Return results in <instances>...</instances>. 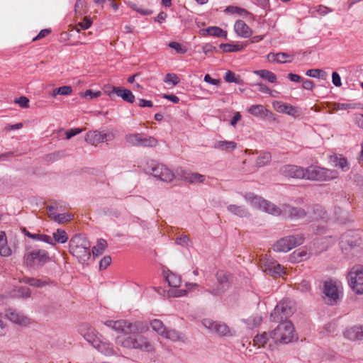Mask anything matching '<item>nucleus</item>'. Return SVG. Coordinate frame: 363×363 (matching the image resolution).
I'll return each mask as SVG.
<instances>
[{
  "instance_id": "nucleus-1",
  "label": "nucleus",
  "mask_w": 363,
  "mask_h": 363,
  "mask_svg": "<svg viewBox=\"0 0 363 363\" xmlns=\"http://www.w3.org/2000/svg\"><path fill=\"white\" fill-rule=\"evenodd\" d=\"M244 198L252 206L262 209L265 212L274 216H279L283 212L291 218L300 219L305 217L306 215V212L303 208L293 207L288 204H284L282 208H280L274 203L263 199L262 197L252 192L245 193Z\"/></svg>"
},
{
  "instance_id": "nucleus-2",
  "label": "nucleus",
  "mask_w": 363,
  "mask_h": 363,
  "mask_svg": "<svg viewBox=\"0 0 363 363\" xmlns=\"http://www.w3.org/2000/svg\"><path fill=\"white\" fill-rule=\"evenodd\" d=\"M69 248V252L83 264L86 263L91 257L90 243L82 235H75L71 238Z\"/></svg>"
},
{
  "instance_id": "nucleus-3",
  "label": "nucleus",
  "mask_w": 363,
  "mask_h": 363,
  "mask_svg": "<svg viewBox=\"0 0 363 363\" xmlns=\"http://www.w3.org/2000/svg\"><path fill=\"white\" fill-rule=\"evenodd\" d=\"M271 338L275 343L288 344L296 337L295 330L291 321H284L271 332Z\"/></svg>"
},
{
  "instance_id": "nucleus-4",
  "label": "nucleus",
  "mask_w": 363,
  "mask_h": 363,
  "mask_svg": "<svg viewBox=\"0 0 363 363\" xmlns=\"http://www.w3.org/2000/svg\"><path fill=\"white\" fill-rule=\"evenodd\" d=\"M295 311L294 304L291 300H284L277 305L270 314V320L274 323L289 321L288 319Z\"/></svg>"
},
{
  "instance_id": "nucleus-5",
  "label": "nucleus",
  "mask_w": 363,
  "mask_h": 363,
  "mask_svg": "<svg viewBox=\"0 0 363 363\" xmlns=\"http://www.w3.org/2000/svg\"><path fill=\"white\" fill-rule=\"evenodd\" d=\"M338 173L335 170L316 166H310L305 169L304 179L319 182L332 180L337 178Z\"/></svg>"
},
{
  "instance_id": "nucleus-6",
  "label": "nucleus",
  "mask_w": 363,
  "mask_h": 363,
  "mask_svg": "<svg viewBox=\"0 0 363 363\" xmlns=\"http://www.w3.org/2000/svg\"><path fill=\"white\" fill-rule=\"evenodd\" d=\"M303 235L297 234L289 235L277 240L273 245L272 249L277 252H287L298 245L303 244Z\"/></svg>"
},
{
  "instance_id": "nucleus-7",
  "label": "nucleus",
  "mask_w": 363,
  "mask_h": 363,
  "mask_svg": "<svg viewBox=\"0 0 363 363\" xmlns=\"http://www.w3.org/2000/svg\"><path fill=\"white\" fill-rule=\"evenodd\" d=\"M24 263L28 267L37 265L42 267L45 263L50 261V257L48 251L45 250H35L26 252L23 257Z\"/></svg>"
},
{
  "instance_id": "nucleus-8",
  "label": "nucleus",
  "mask_w": 363,
  "mask_h": 363,
  "mask_svg": "<svg viewBox=\"0 0 363 363\" xmlns=\"http://www.w3.org/2000/svg\"><path fill=\"white\" fill-rule=\"evenodd\" d=\"M348 283L357 294H363V267L354 266L347 275Z\"/></svg>"
},
{
  "instance_id": "nucleus-9",
  "label": "nucleus",
  "mask_w": 363,
  "mask_h": 363,
  "mask_svg": "<svg viewBox=\"0 0 363 363\" xmlns=\"http://www.w3.org/2000/svg\"><path fill=\"white\" fill-rule=\"evenodd\" d=\"M147 170L155 177L164 182H171L174 179V174L172 171L163 164L151 162L147 164Z\"/></svg>"
},
{
  "instance_id": "nucleus-10",
  "label": "nucleus",
  "mask_w": 363,
  "mask_h": 363,
  "mask_svg": "<svg viewBox=\"0 0 363 363\" xmlns=\"http://www.w3.org/2000/svg\"><path fill=\"white\" fill-rule=\"evenodd\" d=\"M216 277L217 286L209 291L211 294L218 296L224 293L229 288L232 282V276L224 271H218L216 274Z\"/></svg>"
},
{
  "instance_id": "nucleus-11",
  "label": "nucleus",
  "mask_w": 363,
  "mask_h": 363,
  "mask_svg": "<svg viewBox=\"0 0 363 363\" xmlns=\"http://www.w3.org/2000/svg\"><path fill=\"white\" fill-rule=\"evenodd\" d=\"M202 323L205 328L220 336H226L230 333L229 327L222 322L214 321L211 319H204Z\"/></svg>"
},
{
  "instance_id": "nucleus-12",
  "label": "nucleus",
  "mask_w": 363,
  "mask_h": 363,
  "mask_svg": "<svg viewBox=\"0 0 363 363\" xmlns=\"http://www.w3.org/2000/svg\"><path fill=\"white\" fill-rule=\"evenodd\" d=\"M79 333L84 338L90 342L92 346L99 342L100 339L98 332L89 323H82L79 327Z\"/></svg>"
},
{
  "instance_id": "nucleus-13",
  "label": "nucleus",
  "mask_w": 363,
  "mask_h": 363,
  "mask_svg": "<svg viewBox=\"0 0 363 363\" xmlns=\"http://www.w3.org/2000/svg\"><path fill=\"white\" fill-rule=\"evenodd\" d=\"M279 172L281 175L290 178L304 179L305 177V169L296 165H284L280 168Z\"/></svg>"
},
{
  "instance_id": "nucleus-14",
  "label": "nucleus",
  "mask_w": 363,
  "mask_h": 363,
  "mask_svg": "<svg viewBox=\"0 0 363 363\" xmlns=\"http://www.w3.org/2000/svg\"><path fill=\"white\" fill-rule=\"evenodd\" d=\"M340 244L342 250L345 251L354 249H357L358 251L363 247V240L357 236L349 238L347 235H344Z\"/></svg>"
},
{
  "instance_id": "nucleus-15",
  "label": "nucleus",
  "mask_w": 363,
  "mask_h": 363,
  "mask_svg": "<svg viewBox=\"0 0 363 363\" xmlns=\"http://www.w3.org/2000/svg\"><path fill=\"white\" fill-rule=\"evenodd\" d=\"M323 292L328 298L327 302L330 305H333L339 298L337 287L335 283L331 280L324 282Z\"/></svg>"
},
{
  "instance_id": "nucleus-16",
  "label": "nucleus",
  "mask_w": 363,
  "mask_h": 363,
  "mask_svg": "<svg viewBox=\"0 0 363 363\" xmlns=\"http://www.w3.org/2000/svg\"><path fill=\"white\" fill-rule=\"evenodd\" d=\"M111 138L112 135L109 133L95 130L88 132L85 136V140L91 145H96L98 143L110 140Z\"/></svg>"
},
{
  "instance_id": "nucleus-17",
  "label": "nucleus",
  "mask_w": 363,
  "mask_h": 363,
  "mask_svg": "<svg viewBox=\"0 0 363 363\" xmlns=\"http://www.w3.org/2000/svg\"><path fill=\"white\" fill-rule=\"evenodd\" d=\"M6 316L9 320L19 325L26 326L30 323V320L28 317L13 308L6 310Z\"/></svg>"
},
{
  "instance_id": "nucleus-18",
  "label": "nucleus",
  "mask_w": 363,
  "mask_h": 363,
  "mask_svg": "<svg viewBox=\"0 0 363 363\" xmlns=\"http://www.w3.org/2000/svg\"><path fill=\"white\" fill-rule=\"evenodd\" d=\"M111 92H114L118 96L121 97L124 101L133 104L135 101V96L128 89L121 86H109Z\"/></svg>"
},
{
  "instance_id": "nucleus-19",
  "label": "nucleus",
  "mask_w": 363,
  "mask_h": 363,
  "mask_svg": "<svg viewBox=\"0 0 363 363\" xmlns=\"http://www.w3.org/2000/svg\"><path fill=\"white\" fill-rule=\"evenodd\" d=\"M264 271L271 276L277 277H280L281 274L284 273V268L281 267V264L277 263L275 261L272 262H266L264 264Z\"/></svg>"
},
{
  "instance_id": "nucleus-20",
  "label": "nucleus",
  "mask_w": 363,
  "mask_h": 363,
  "mask_svg": "<svg viewBox=\"0 0 363 363\" xmlns=\"http://www.w3.org/2000/svg\"><path fill=\"white\" fill-rule=\"evenodd\" d=\"M134 349H138L141 351L150 352L154 347L149 340L142 335L134 337Z\"/></svg>"
},
{
  "instance_id": "nucleus-21",
  "label": "nucleus",
  "mask_w": 363,
  "mask_h": 363,
  "mask_svg": "<svg viewBox=\"0 0 363 363\" xmlns=\"http://www.w3.org/2000/svg\"><path fill=\"white\" fill-rule=\"evenodd\" d=\"M234 29L235 33L242 38H249L252 34L251 28L242 20L235 21Z\"/></svg>"
},
{
  "instance_id": "nucleus-22",
  "label": "nucleus",
  "mask_w": 363,
  "mask_h": 363,
  "mask_svg": "<svg viewBox=\"0 0 363 363\" xmlns=\"http://www.w3.org/2000/svg\"><path fill=\"white\" fill-rule=\"evenodd\" d=\"M158 141L152 136H147L144 134L139 133L138 147H153L157 146Z\"/></svg>"
},
{
  "instance_id": "nucleus-23",
  "label": "nucleus",
  "mask_w": 363,
  "mask_h": 363,
  "mask_svg": "<svg viewBox=\"0 0 363 363\" xmlns=\"http://www.w3.org/2000/svg\"><path fill=\"white\" fill-rule=\"evenodd\" d=\"M345 336L352 340H363V325L360 326H354L348 329L345 332Z\"/></svg>"
},
{
  "instance_id": "nucleus-24",
  "label": "nucleus",
  "mask_w": 363,
  "mask_h": 363,
  "mask_svg": "<svg viewBox=\"0 0 363 363\" xmlns=\"http://www.w3.org/2000/svg\"><path fill=\"white\" fill-rule=\"evenodd\" d=\"M105 325L108 327L111 328L113 330L118 333H122L125 334L126 332V325H128V321L124 320H107L105 322Z\"/></svg>"
},
{
  "instance_id": "nucleus-25",
  "label": "nucleus",
  "mask_w": 363,
  "mask_h": 363,
  "mask_svg": "<svg viewBox=\"0 0 363 363\" xmlns=\"http://www.w3.org/2000/svg\"><path fill=\"white\" fill-rule=\"evenodd\" d=\"M93 347L98 350L99 352L107 356H111L114 354L113 348L108 342H102L101 339Z\"/></svg>"
},
{
  "instance_id": "nucleus-26",
  "label": "nucleus",
  "mask_w": 363,
  "mask_h": 363,
  "mask_svg": "<svg viewBox=\"0 0 363 363\" xmlns=\"http://www.w3.org/2000/svg\"><path fill=\"white\" fill-rule=\"evenodd\" d=\"M201 31L203 35H209L219 38H225L227 36V32L217 26L208 27L206 29L201 30Z\"/></svg>"
},
{
  "instance_id": "nucleus-27",
  "label": "nucleus",
  "mask_w": 363,
  "mask_h": 363,
  "mask_svg": "<svg viewBox=\"0 0 363 363\" xmlns=\"http://www.w3.org/2000/svg\"><path fill=\"white\" fill-rule=\"evenodd\" d=\"M330 161L334 163L336 167L340 168L344 172L350 169L348 162L345 157L334 155L330 157Z\"/></svg>"
},
{
  "instance_id": "nucleus-28",
  "label": "nucleus",
  "mask_w": 363,
  "mask_h": 363,
  "mask_svg": "<svg viewBox=\"0 0 363 363\" xmlns=\"http://www.w3.org/2000/svg\"><path fill=\"white\" fill-rule=\"evenodd\" d=\"M227 209L229 212L239 217H247L250 216V213L247 209L242 206L230 204L227 207Z\"/></svg>"
},
{
  "instance_id": "nucleus-29",
  "label": "nucleus",
  "mask_w": 363,
  "mask_h": 363,
  "mask_svg": "<svg viewBox=\"0 0 363 363\" xmlns=\"http://www.w3.org/2000/svg\"><path fill=\"white\" fill-rule=\"evenodd\" d=\"M126 332L125 334H131V333H137L143 331L146 327L144 325L143 323L137 321L135 323H128V325H126Z\"/></svg>"
},
{
  "instance_id": "nucleus-30",
  "label": "nucleus",
  "mask_w": 363,
  "mask_h": 363,
  "mask_svg": "<svg viewBox=\"0 0 363 363\" xmlns=\"http://www.w3.org/2000/svg\"><path fill=\"white\" fill-rule=\"evenodd\" d=\"M254 73L271 83H275L277 79V75L274 73L267 69L255 70Z\"/></svg>"
},
{
  "instance_id": "nucleus-31",
  "label": "nucleus",
  "mask_w": 363,
  "mask_h": 363,
  "mask_svg": "<svg viewBox=\"0 0 363 363\" xmlns=\"http://www.w3.org/2000/svg\"><path fill=\"white\" fill-rule=\"evenodd\" d=\"M0 255L7 257L11 255V250L7 246V239L5 232H0Z\"/></svg>"
},
{
  "instance_id": "nucleus-32",
  "label": "nucleus",
  "mask_w": 363,
  "mask_h": 363,
  "mask_svg": "<svg viewBox=\"0 0 363 363\" xmlns=\"http://www.w3.org/2000/svg\"><path fill=\"white\" fill-rule=\"evenodd\" d=\"M117 345L128 349H134V337L120 336L116 339Z\"/></svg>"
},
{
  "instance_id": "nucleus-33",
  "label": "nucleus",
  "mask_w": 363,
  "mask_h": 363,
  "mask_svg": "<svg viewBox=\"0 0 363 363\" xmlns=\"http://www.w3.org/2000/svg\"><path fill=\"white\" fill-rule=\"evenodd\" d=\"M237 144L233 141H217L214 147L222 150H233L236 148Z\"/></svg>"
},
{
  "instance_id": "nucleus-34",
  "label": "nucleus",
  "mask_w": 363,
  "mask_h": 363,
  "mask_svg": "<svg viewBox=\"0 0 363 363\" xmlns=\"http://www.w3.org/2000/svg\"><path fill=\"white\" fill-rule=\"evenodd\" d=\"M245 45L244 44H230V43H222L220 45V48L225 52H238L244 49Z\"/></svg>"
},
{
  "instance_id": "nucleus-35",
  "label": "nucleus",
  "mask_w": 363,
  "mask_h": 363,
  "mask_svg": "<svg viewBox=\"0 0 363 363\" xmlns=\"http://www.w3.org/2000/svg\"><path fill=\"white\" fill-rule=\"evenodd\" d=\"M272 160L271 153L269 152H264L261 153L257 158L256 159V165L258 167H264L268 164Z\"/></svg>"
},
{
  "instance_id": "nucleus-36",
  "label": "nucleus",
  "mask_w": 363,
  "mask_h": 363,
  "mask_svg": "<svg viewBox=\"0 0 363 363\" xmlns=\"http://www.w3.org/2000/svg\"><path fill=\"white\" fill-rule=\"evenodd\" d=\"M107 242L104 239H99L97 242V245L92 248V253L94 257L102 255L107 247Z\"/></svg>"
},
{
  "instance_id": "nucleus-37",
  "label": "nucleus",
  "mask_w": 363,
  "mask_h": 363,
  "mask_svg": "<svg viewBox=\"0 0 363 363\" xmlns=\"http://www.w3.org/2000/svg\"><path fill=\"white\" fill-rule=\"evenodd\" d=\"M184 179L189 183H203L205 180V176L199 173H186Z\"/></svg>"
},
{
  "instance_id": "nucleus-38",
  "label": "nucleus",
  "mask_w": 363,
  "mask_h": 363,
  "mask_svg": "<svg viewBox=\"0 0 363 363\" xmlns=\"http://www.w3.org/2000/svg\"><path fill=\"white\" fill-rule=\"evenodd\" d=\"M166 280L168 282L169 286L174 288L179 287L182 282L181 277L173 272L167 274Z\"/></svg>"
},
{
  "instance_id": "nucleus-39",
  "label": "nucleus",
  "mask_w": 363,
  "mask_h": 363,
  "mask_svg": "<svg viewBox=\"0 0 363 363\" xmlns=\"http://www.w3.org/2000/svg\"><path fill=\"white\" fill-rule=\"evenodd\" d=\"M248 112L252 116L257 117L265 115L267 109L262 105H252L249 108Z\"/></svg>"
},
{
  "instance_id": "nucleus-40",
  "label": "nucleus",
  "mask_w": 363,
  "mask_h": 363,
  "mask_svg": "<svg viewBox=\"0 0 363 363\" xmlns=\"http://www.w3.org/2000/svg\"><path fill=\"white\" fill-rule=\"evenodd\" d=\"M150 326L153 330L161 335H164L166 328L163 323L158 319H154L150 322Z\"/></svg>"
},
{
  "instance_id": "nucleus-41",
  "label": "nucleus",
  "mask_w": 363,
  "mask_h": 363,
  "mask_svg": "<svg viewBox=\"0 0 363 363\" xmlns=\"http://www.w3.org/2000/svg\"><path fill=\"white\" fill-rule=\"evenodd\" d=\"M23 281L25 284H29L33 286H35L38 288H40L43 286H45L48 284V282L45 281H42L40 279H37L35 278H30V277H24L23 279Z\"/></svg>"
},
{
  "instance_id": "nucleus-42",
  "label": "nucleus",
  "mask_w": 363,
  "mask_h": 363,
  "mask_svg": "<svg viewBox=\"0 0 363 363\" xmlns=\"http://www.w3.org/2000/svg\"><path fill=\"white\" fill-rule=\"evenodd\" d=\"M54 240L60 243H65L68 240V236L66 232L62 229H57L56 232L53 233Z\"/></svg>"
},
{
  "instance_id": "nucleus-43",
  "label": "nucleus",
  "mask_w": 363,
  "mask_h": 363,
  "mask_svg": "<svg viewBox=\"0 0 363 363\" xmlns=\"http://www.w3.org/2000/svg\"><path fill=\"white\" fill-rule=\"evenodd\" d=\"M225 11L227 13H230L232 14H238L240 16H242V15L247 16V15L250 14V13L246 9L238 7V6H228L225 9Z\"/></svg>"
},
{
  "instance_id": "nucleus-44",
  "label": "nucleus",
  "mask_w": 363,
  "mask_h": 363,
  "mask_svg": "<svg viewBox=\"0 0 363 363\" xmlns=\"http://www.w3.org/2000/svg\"><path fill=\"white\" fill-rule=\"evenodd\" d=\"M72 89L70 86H62L59 88L55 89L52 91V96L55 97L57 94L60 95H69L72 93Z\"/></svg>"
},
{
  "instance_id": "nucleus-45",
  "label": "nucleus",
  "mask_w": 363,
  "mask_h": 363,
  "mask_svg": "<svg viewBox=\"0 0 363 363\" xmlns=\"http://www.w3.org/2000/svg\"><path fill=\"white\" fill-rule=\"evenodd\" d=\"M225 82L229 83H235L237 84H242V80L240 77H236L235 73L231 71H228L224 77Z\"/></svg>"
},
{
  "instance_id": "nucleus-46",
  "label": "nucleus",
  "mask_w": 363,
  "mask_h": 363,
  "mask_svg": "<svg viewBox=\"0 0 363 363\" xmlns=\"http://www.w3.org/2000/svg\"><path fill=\"white\" fill-rule=\"evenodd\" d=\"M279 111L289 114L292 115L294 113V108L291 106L286 104H283L281 102H277V107Z\"/></svg>"
},
{
  "instance_id": "nucleus-47",
  "label": "nucleus",
  "mask_w": 363,
  "mask_h": 363,
  "mask_svg": "<svg viewBox=\"0 0 363 363\" xmlns=\"http://www.w3.org/2000/svg\"><path fill=\"white\" fill-rule=\"evenodd\" d=\"M269 339V335L267 333L264 332L263 333L260 334V335H257L255 337H254V342L255 345H257L259 346H264L267 340Z\"/></svg>"
},
{
  "instance_id": "nucleus-48",
  "label": "nucleus",
  "mask_w": 363,
  "mask_h": 363,
  "mask_svg": "<svg viewBox=\"0 0 363 363\" xmlns=\"http://www.w3.org/2000/svg\"><path fill=\"white\" fill-rule=\"evenodd\" d=\"M164 82L167 84H172L173 86H175L179 83L180 79L176 74L168 73L166 74Z\"/></svg>"
},
{
  "instance_id": "nucleus-49",
  "label": "nucleus",
  "mask_w": 363,
  "mask_h": 363,
  "mask_svg": "<svg viewBox=\"0 0 363 363\" xmlns=\"http://www.w3.org/2000/svg\"><path fill=\"white\" fill-rule=\"evenodd\" d=\"M73 219V215L71 213H57L55 216V221L58 223H63Z\"/></svg>"
},
{
  "instance_id": "nucleus-50",
  "label": "nucleus",
  "mask_w": 363,
  "mask_h": 363,
  "mask_svg": "<svg viewBox=\"0 0 363 363\" xmlns=\"http://www.w3.org/2000/svg\"><path fill=\"white\" fill-rule=\"evenodd\" d=\"M329 107L332 108L333 111L337 110H346L349 108H354V106L352 104H340V103H333Z\"/></svg>"
},
{
  "instance_id": "nucleus-51",
  "label": "nucleus",
  "mask_w": 363,
  "mask_h": 363,
  "mask_svg": "<svg viewBox=\"0 0 363 363\" xmlns=\"http://www.w3.org/2000/svg\"><path fill=\"white\" fill-rule=\"evenodd\" d=\"M164 337L170 339L173 341H177L180 339V334L175 330H165V333Z\"/></svg>"
},
{
  "instance_id": "nucleus-52",
  "label": "nucleus",
  "mask_w": 363,
  "mask_h": 363,
  "mask_svg": "<svg viewBox=\"0 0 363 363\" xmlns=\"http://www.w3.org/2000/svg\"><path fill=\"white\" fill-rule=\"evenodd\" d=\"M80 95L82 97L93 99L101 96V92L100 91H93L91 89H87L85 92H82Z\"/></svg>"
},
{
  "instance_id": "nucleus-53",
  "label": "nucleus",
  "mask_w": 363,
  "mask_h": 363,
  "mask_svg": "<svg viewBox=\"0 0 363 363\" xmlns=\"http://www.w3.org/2000/svg\"><path fill=\"white\" fill-rule=\"evenodd\" d=\"M138 138L139 133L128 134L125 135V139L130 145L138 147Z\"/></svg>"
},
{
  "instance_id": "nucleus-54",
  "label": "nucleus",
  "mask_w": 363,
  "mask_h": 363,
  "mask_svg": "<svg viewBox=\"0 0 363 363\" xmlns=\"http://www.w3.org/2000/svg\"><path fill=\"white\" fill-rule=\"evenodd\" d=\"M31 239L38 240L40 241L45 242L46 243L54 245L55 242H53L52 238L47 235L42 234L41 235H30Z\"/></svg>"
},
{
  "instance_id": "nucleus-55",
  "label": "nucleus",
  "mask_w": 363,
  "mask_h": 363,
  "mask_svg": "<svg viewBox=\"0 0 363 363\" xmlns=\"http://www.w3.org/2000/svg\"><path fill=\"white\" fill-rule=\"evenodd\" d=\"M14 103L18 104L21 108H23L29 107V99L23 96L15 99Z\"/></svg>"
},
{
  "instance_id": "nucleus-56",
  "label": "nucleus",
  "mask_w": 363,
  "mask_h": 363,
  "mask_svg": "<svg viewBox=\"0 0 363 363\" xmlns=\"http://www.w3.org/2000/svg\"><path fill=\"white\" fill-rule=\"evenodd\" d=\"M92 24V21L89 17H84L83 21L77 25V27H79L81 29H88Z\"/></svg>"
},
{
  "instance_id": "nucleus-57",
  "label": "nucleus",
  "mask_w": 363,
  "mask_h": 363,
  "mask_svg": "<svg viewBox=\"0 0 363 363\" xmlns=\"http://www.w3.org/2000/svg\"><path fill=\"white\" fill-rule=\"evenodd\" d=\"M171 48L174 49L177 53L184 54L186 52V49L182 47L181 44L177 42H171L169 44Z\"/></svg>"
},
{
  "instance_id": "nucleus-58",
  "label": "nucleus",
  "mask_w": 363,
  "mask_h": 363,
  "mask_svg": "<svg viewBox=\"0 0 363 363\" xmlns=\"http://www.w3.org/2000/svg\"><path fill=\"white\" fill-rule=\"evenodd\" d=\"M111 263V257L110 256L104 257L99 262L100 269H106Z\"/></svg>"
},
{
  "instance_id": "nucleus-59",
  "label": "nucleus",
  "mask_w": 363,
  "mask_h": 363,
  "mask_svg": "<svg viewBox=\"0 0 363 363\" xmlns=\"http://www.w3.org/2000/svg\"><path fill=\"white\" fill-rule=\"evenodd\" d=\"M30 290L28 287H20L17 290L18 296L22 298H28L30 296Z\"/></svg>"
},
{
  "instance_id": "nucleus-60",
  "label": "nucleus",
  "mask_w": 363,
  "mask_h": 363,
  "mask_svg": "<svg viewBox=\"0 0 363 363\" xmlns=\"http://www.w3.org/2000/svg\"><path fill=\"white\" fill-rule=\"evenodd\" d=\"M254 86H257L259 87V91H261L262 93H267V94H270L272 96H274V94H272L273 91L269 87H267L265 84H262V83H257V84H255Z\"/></svg>"
},
{
  "instance_id": "nucleus-61",
  "label": "nucleus",
  "mask_w": 363,
  "mask_h": 363,
  "mask_svg": "<svg viewBox=\"0 0 363 363\" xmlns=\"http://www.w3.org/2000/svg\"><path fill=\"white\" fill-rule=\"evenodd\" d=\"M332 82L333 84L337 87L341 86L342 82L339 74L337 72H333L332 74Z\"/></svg>"
},
{
  "instance_id": "nucleus-62",
  "label": "nucleus",
  "mask_w": 363,
  "mask_h": 363,
  "mask_svg": "<svg viewBox=\"0 0 363 363\" xmlns=\"http://www.w3.org/2000/svg\"><path fill=\"white\" fill-rule=\"evenodd\" d=\"M82 132V128H73V129L68 130L66 132V138L67 139H70L72 137L75 136L77 134H79Z\"/></svg>"
},
{
  "instance_id": "nucleus-63",
  "label": "nucleus",
  "mask_w": 363,
  "mask_h": 363,
  "mask_svg": "<svg viewBox=\"0 0 363 363\" xmlns=\"http://www.w3.org/2000/svg\"><path fill=\"white\" fill-rule=\"evenodd\" d=\"M278 58H277V62L278 63H286L287 62H291V60H287L286 59L290 57L289 55H288L286 52H278Z\"/></svg>"
},
{
  "instance_id": "nucleus-64",
  "label": "nucleus",
  "mask_w": 363,
  "mask_h": 363,
  "mask_svg": "<svg viewBox=\"0 0 363 363\" xmlns=\"http://www.w3.org/2000/svg\"><path fill=\"white\" fill-rule=\"evenodd\" d=\"M354 123L359 128L363 129V114H356Z\"/></svg>"
}]
</instances>
